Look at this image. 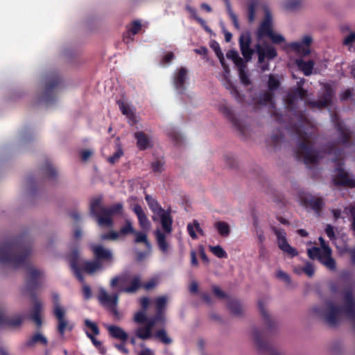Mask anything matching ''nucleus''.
<instances>
[{
    "label": "nucleus",
    "mask_w": 355,
    "mask_h": 355,
    "mask_svg": "<svg viewBox=\"0 0 355 355\" xmlns=\"http://www.w3.org/2000/svg\"><path fill=\"white\" fill-rule=\"evenodd\" d=\"M32 248L29 243L21 238H14L0 243V263L13 268H24L26 270V290L31 298H35L36 291L41 286L43 272L33 268L29 262Z\"/></svg>",
    "instance_id": "f257e3e1"
},
{
    "label": "nucleus",
    "mask_w": 355,
    "mask_h": 355,
    "mask_svg": "<svg viewBox=\"0 0 355 355\" xmlns=\"http://www.w3.org/2000/svg\"><path fill=\"white\" fill-rule=\"evenodd\" d=\"M123 210V205L116 203L110 207L102 205V198L97 197L90 202V214L96 219L101 227H111L113 225V215L121 214Z\"/></svg>",
    "instance_id": "f03ea898"
},
{
    "label": "nucleus",
    "mask_w": 355,
    "mask_h": 355,
    "mask_svg": "<svg viewBox=\"0 0 355 355\" xmlns=\"http://www.w3.org/2000/svg\"><path fill=\"white\" fill-rule=\"evenodd\" d=\"M335 126L339 135L335 141L330 142L326 146V150L328 153L334 155L333 162H338L343 159L344 151L343 149L338 146L342 145L345 147H349L352 146L353 143L351 140L352 135L350 130L342 121L339 120L335 121Z\"/></svg>",
    "instance_id": "7ed1b4c3"
},
{
    "label": "nucleus",
    "mask_w": 355,
    "mask_h": 355,
    "mask_svg": "<svg viewBox=\"0 0 355 355\" xmlns=\"http://www.w3.org/2000/svg\"><path fill=\"white\" fill-rule=\"evenodd\" d=\"M297 134L300 142L295 152L297 159H302L306 165L318 164L319 154L313 146L311 136L306 132Z\"/></svg>",
    "instance_id": "20e7f679"
},
{
    "label": "nucleus",
    "mask_w": 355,
    "mask_h": 355,
    "mask_svg": "<svg viewBox=\"0 0 355 355\" xmlns=\"http://www.w3.org/2000/svg\"><path fill=\"white\" fill-rule=\"evenodd\" d=\"M145 200L152 212L155 215L153 216L154 221L157 220V217L160 218V223L164 232L170 234L172 230L173 218L171 215V209H164L157 200L151 196L146 194Z\"/></svg>",
    "instance_id": "39448f33"
},
{
    "label": "nucleus",
    "mask_w": 355,
    "mask_h": 355,
    "mask_svg": "<svg viewBox=\"0 0 355 355\" xmlns=\"http://www.w3.org/2000/svg\"><path fill=\"white\" fill-rule=\"evenodd\" d=\"M110 286L112 288H117V293H134L141 286L139 276L131 277L128 273H123L116 276L110 281Z\"/></svg>",
    "instance_id": "423d86ee"
},
{
    "label": "nucleus",
    "mask_w": 355,
    "mask_h": 355,
    "mask_svg": "<svg viewBox=\"0 0 355 355\" xmlns=\"http://www.w3.org/2000/svg\"><path fill=\"white\" fill-rule=\"evenodd\" d=\"M52 300L53 303V315L58 322L57 331L62 336L66 331H71L73 329V325L70 324L66 315V309L60 303L59 295L53 293Z\"/></svg>",
    "instance_id": "0eeeda50"
},
{
    "label": "nucleus",
    "mask_w": 355,
    "mask_h": 355,
    "mask_svg": "<svg viewBox=\"0 0 355 355\" xmlns=\"http://www.w3.org/2000/svg\"><path fill=\"white\" fill-rule=\"evenodd\" d=\"M94 259L105 268L111 266L114 261V255L111 250L105 248L101 245L93 244L90 246Z\"/></svg>",
    "instance_id": "6e6552de"
},
{
    "label": "nucleus",
    "mask_w": 355,
    "mask_h": 355,
    "mask_svg": "<svg viewBox=\"0 0 355 355\" xmlns=\"http://www.w3.org/2000/svg\"><path fill=\"white\" fill-rule=\"evenodd\" d=\"M61 83L62 80L58 75H53L50 77L46 82L44 92L41 101H44L46 105L55 102V96L54 90L60 87Z\"/></svg>",
    "instance_id": "1a4fd4ad"
},
{
    "label": "nucleus",
    "mask_w": 355,
    "mask_h": 355,
    "mask_svg": "<svg viewBox=\"0 0 355 355\" xmlns=\"http://www.w3.org/2000/svg\"><path fill=\"white\" fill-rule=\"evenodd\" d=\"M272 232L275 234L277 239V243L279 248L285 253L289 254L291 257L297 255V251L291 247L287 242L286 237V232L284 230L278 229L275 227H271Z\"/></svg>",
    "instance_id": "9d476101"
},
{
    "label": "nucleus",
    "mask_w": 355,
    "mask_h": 355,
    "mask_svg": "<svg viewBox=\"0 0 355 355\" xmlns=\"http://www.w3.org/2000/svg\"><path fill=\"white\" fill-rule=\"evenodd\" d=\"M239 43L242 55L246 62H250L254 53V50L250 47L252 38L249 31L243 33L240 35Z\"/></svg>",
    "instance_id": "9b49d317"
},
{
    "label": "nucleus",
    "mask_w": 355,
    "mask_h": 355,
    "mask_svg": "<svg viewBox=\"0 0 355 355\" xmlns=\"http://www.w3.org/2000/svg\"><path fill=\"white\" fill-rule=\"evenodd\" d=\"M334 93L332 89L327 87L320 98L316 101H307L306 104L312 108L323 109L331 104Z\"/></svg>",
    "instance_id": "f8f14e48"
},
{
    "label": "nucleus",
    "mask_w": 355,
    "mask_h": 355,
    "mask_svg": "<svg viewBox=\"0 0 355 355\" xmlns=\"http://www.w3.org/2000/svg\"><path fill=\"white\" fill-rule=\"evenodd\" d=\"M304 83V79L300 80L297 82V86L291 89V92L288 93L286 101L289 106L295 105L297 98L303 100L306 97L307 90L304 89L302 87Z\"/></svg>",
    "instance_id": "ddd939ff"
},
{
    "label": "nucleus",
    "mask_w": 355,
    "mask_h": 355,
    "mask_svg": "<svg viewBox=\"0 0 355 355\" xmlns=\"http://www.w3.org/2000/svg\"><path fill=\"white\" fill-rule=\"evenodd\" d=\"M337 174L333 179L334 184L336 186L355 188V178L349 177V174L341 167L336 168Z\"/></svg>",
    "instance_id": "4468645a"
},
{
    "label": "nucleus",
    "mask_w": 355,
    "mask_h": 355,
    "mask_svg": "<svg viewBox=\"0 0 355 355\" xmlns=\"http://www.w3.org/2000/svg\"><path fill=\"white\" fill-rule=\"evenodd\" d=\"M253 336L257 348L259 352L267 353L268 355H279L271 345L262 340L261 334L259 330L254 329L253 330Z\"/></svg>",
    "instance_id": "2eb2a0df"
},
{
    "label": "nucleus",
    "mask_w": 355,
    "mask_h": 355,
    "mask_svg": "<svg viewBox=\"0 0 355 355\" xmlns=\"http://www.w3.org/2000/svg\"><path fill=\"white\" fill-rule=\"evenodd\" d=\"M272 18L270 12L265 10L264 19L261 22L257 30V37L259 39L264 37H268L272 32Z\"/></svg>",
    "instance_id": "dca6fc26"
},
{
    "label": "nucleus",
    "mask_w": 355,
    "mask_h": 355,
    "mask_svg": "<svg viewBox=\"0 0 355 355\" xmlns=\"http://www.w3.org/2000/svg\"><path fill=\"white\" fill-rule=\"evenodd\" d=\"M119 294L116 292L111 295L108 294L104 288H101L98 295L99 302L107 309L111 306H117Z\"/></svg>",
    "instance_id": "f3484780"
},
{
    "label": "nucleus",
    "mask_w": 355,
    "mask_h": 355,
    "mask_svg": "<svg viewBox=\"0 0 355 355\" xmlns=\"http://www.w3.org/2000/svg\"><path fill=\"white\" fill-rule=\"evenodd\" d=\"M187 79V69L181 67L175 73L173 77V84L175 89L180 93L183 94L186 90V81Z\"/></svg>",
    "instance_id": "a211bd4d"
},
{
    "label": "nucleus",
    "mask_w": 355,
    "mask_h": 355,
    "mask_svg": "<svg viewBox=\"0 0 355 355\" xmlns=\"http://www.w3.org/2000/svg\"><path fill=\"white\" fill-rule=\"evenodd\" d=\"M79 252L78 249H73L69 255L70 266L76 278L80 282H84V277L81 272V268L78 265Z\"/></svg>",
    "instance_id": "6ab92c4d"
},
{
    "label": "nucleus",
    "mask_w": 355,
    "mask_h": 355,
    "mask_svg": "<svg viewBox=\"0 0 355 355\" xmlns=\"http://www.w3.org/2000/svg\"><path fill=\"white\" fill-rule=\"evenodd\" d=\"M256 49L258 55V62L259 64L263 63L266 58L268 60H272L277 55L276 49L269 45H267L264 49L258 44L256 45Z\"/></svg>",
    "instance_id": "aec40b11"
},
{
    "label": "nucleus",
    "mask_w": 355,
    "mask_h": 355,
    "mask_svg": "<svg viewBox=\"0 0 355 355\" xmlns=\"http://www.w3.org/2000/svg\"><path fill=\"white\" fill-rule=\"evenodd\" d=\"M318 260L329 270L334 271L336 268V263L335 259L332 258L331 248H326L325 251L322 250Z\"/></svg>",
    "instance_id": "412c9836"
},
{
    "label": "nucleus",
    "mask_w": 355,
    "mask_h": 355,
    "mask_svg": "<svg viewBox=\"0 0 355 355\" xmlns=\"http://www.w3.org/2000/svg\"><path fill=\"white\" fill-rule=\"evenodd\" d=\"M305 205L310 207L315 213L319 214L324 207V203L322 198L309 195L303 198Z\"/></svg>",
    "instance_id": "4be33fe9"
},
{
    "label": "nucleus",
    "mask_w": 355,
    "mask_h": 355,
    "mask_svg": "<svg viewBox=\"0 0 355 355\" xmlns=\"http://www.w3.org/2000/svg\"><path fill=\"white\" fill-rule=\"evenodd\" d=\"M132 211L136 214L139 224L142 230H148L150 227V222L149 221L143 208L139 204H135Z\"/></svg>",
    "instance_id": "5701e85b"
},
{
    "label": "nucleus",
    "mask_w": 355,
    "mask_h": 355,
    "mask_svg": "<svg viewBox=\"0 0 355 355\" xmlns=\"http://www.w3.org/2000/svg\"><path fill=\"white\" fill-rule=\"evenodd\" d=\"M220 111L232 122V125L241 132L243 131V128L239 119L234 116L232 109L225 104L220 106Z\"/></svg>",
    "instance_id": "b1692460"
},
{
    "label": "nucleus",
    "mask_w": 355,
    "mask_h": 355,
    "mask_svg": "<svg viewBox=\"0 0 355 355\" xmlns=\"http://www.w3.org/2000/svg\"><path fill=\"white\" fill-rule=\"evenodd\" d=\"M21 315H15L12 318H7L4 313L0 311V327H19L23 322Z\"/></svg>",
    "instance_id": "393cba45"
},
{
    "label": "nucleus",
    "mask_w": 355,
    "mask_h": 355,
    "mask_svg": "<svg viewBox=\"0 0 355 355\" xmlns=\"http://www.w3.org/2000/svg\"><path fill=\"white\" fill-rule=\"evenodd\" d=\"M134 137L137 140V146L140 150H145L151 146L150 138L144 132L138 131L135 133Z\"/></svg>",
    "instance_id": "a878e982"
},
{
    "label": "nucleus",
    "mask_w": 355,
    "mask_h": 355,
    "mask_svg": "<svg viewBox=\"0 0 355 355\" xmlns=\"http://www.w3.org/2000/svg\"><path fill=\"white\" fill-rule=\"evenodd\" d=\"M107 331L111 337L125 342L128 338V334L121 327L115 325L107 327Z\"/></svg>",
    "instance_id": "bb28decb"
},
{
    "label": "nucleus",
    "mask_w": 355,
    "mask_h": 355,
    "mask_svg": "<svg viewBox=\"0 0 355 355\" xmlns=\"http://www.w3.org/2000/svg\"><path fill=\"white\" fill-rule=\"evenodd\" d=\"M103 268H104L102 266V264L94 259L92 261H86L83 263L81 272L83 270L86 273L92 275L98 270H103Z\"/></svg>",
    "instance_id": "cd10ccee"
},
{
    "label": "nucleus",
    "mask_w": 355,
    "mask_h": 355,
    "mask_svg": "<svg viewBox=\"0 0 355 355\" xmlns=\"http://www.w3.org/2000/svg\"><path fill=\"white\" fill-rule=\"evenodd\" d=\"M296 64L305 76H308L312 73L314 67L313 60L304 61L302 59H297L296 60Z\"/></svg>",
    "instance_id": "c85d7f7f"
},
{
    "label": "nucleus",
    "mask_w": 355,
    "mask_h": 355,
    "mask_svg": "<svg viewBox=\"0 0 355 355\" xmlns=\"http://www.w3.org/2000/svg\"><path fill=\"white\" fill-rule=\"evenodd\" d=\"M155 235L160 251L164 254L167 253L169 245L166 240L164 233L162 232L159 230H157L155 232Z\"/></svg>",
    "instance_id": "c756f323"
},
{
    "label": "nucleus",
    "mask_w": 355,
    "mask_h": 355,
    "mask_svg": "<svg viewBox=\"0 0 355 355\" xmlns=\"http://www.w3.org/2000/svg\"><path fill=\"white\" fill-rule=\"evenodd\" d=\"M258 306H259V311L261 313L263 320H264L265 324L269 328L274 327L275 322L272 319L270 318L269 314L268 313L266 309H265L263 302L261 300H259L258 302Z\"/></svg>",
    "instance_id": "7c9ffc66"
},
{
    "label": "nucleus",
    "mask_w": 355,
    "mask_h": 355,
    "mask_svg": "<svg viewBox=\"0 0 355 355\" xmlns=\"http://www.w3.org/2000/svg\"><path fill=\"white\" fill-rule=\"evenodd\" d=\"M42 174L49 179H54L57 175L56 169L49 160H46L40 168Z\"/></svg>",
    "instance_id": "2f4dec72"
},
{
    "label": "nucleus",
    "mask_w": 355,
    "mask_h": 355,
    "mask_svg": "<svg viewBox=\"0 0 355 355\" xmlns=\"http://www.w3.org/2000/svg\"><path fill=\"white\" fill-rule=\"evenodd\" d=\"M135 336L143 340H146L151 338L153 336V334L150 329L146 326L139 327L135 329Z\"/></svg>",
    "instance_id": "473e14b6"
},
{
    "label": "nucleus",
    "mask_w": 355,
    "mask_h": 355,
    "mask_svg": "<svg viewBox=\"0 0 355 355\" xmlns=\"http://www.w3.org/2000/svg\"><path fill=\"white\" fill-rule=\"evenodd\" d=\"M195 230H196V232H198L201 236H204V232L202 230V229L200 227V224L196 220H194L193 223H189L187 225V231H188V233L189 234V236L193 239H198V236L196 233V231Z\"/></svg>",
    "instance_id": "72a5a7b5"
},
{
    "label": "nucleus",
    "mask_w": 355,
    "mask_h": 355,
    "mask_svg": "<svg viewBox=\"0 0 355 355\" xmlns=\"http://www.w3.org/2000/svg\"><path fill=\"white\" fill-rule=\"evenodd\" d=\"M227 306L230 312L236 316H239L243 313V307L241 303L236 300L230 299Z\"/></svg>",
    "instance_id": "f704fd0d"
},
{
    "label": "nucleus",
    "mask_w": 355,
    "mask_h": 355,
    "mask_svg": "<svg viewBox=\"0 0 355 355\" xmlns=\"http://www.w3.org/2000/svg\"><path fill=\"white\" fill-rule=\"evenodd\" d=\"M37 343L44 345H47L48 340L41 333H36L26 341V346L29 347H33Z\"/></svg>",
    "instance_id": "c9c22d12"
},
{
    "label": "nucleus",
    "mask_w": 355,
    "mask_h": 355,
    "mask_svg": "<svg viewBox=\"0 0 355 355\" xmlns=\"http://www.w3.org/2000/svg\"><path fill=\"white\" fill-rule=\"evenodd\" d=\"M291 49L302 55H307L310 53V48L305 46L301 42H292L289 44Z\"/></svg>",
    "instance_id": "e433bc0d"
},
{
    "label": "nucleus",
    "mask_w": 355,
    "mask_h": 355,
    "mask_svg": "<svg viewBox=\"0 0 355 355\" xmlns=\"http://www.w3.org/2000/svg\"><path fill=\"white\" fill-rule=\"evenodd\" d=\"M153 337L158 339L161 343L165 345H170L173 340L168 336L166 331L164 329H158L153 335Z\"/></svg>",
    "instance_id": "4c0bfd02"
},
{
    "label": "nucleus",
    "mask_w": 355,
    "mask_h": 355,
    "mask_svg": "<svg viewBox=\"0 0 355 355\" xmlns=\"http://www.w3.org/2000/svg\"><path fill=\"white\" fill-rule=\"evenodd\" d=\"M226 87L238 102L242 103L243 101L244 96L240 93L237 87L230 80L227 82Z\"/></svg>",
    "instance_id": "58836bf2"
},
{
    "label": "nucleus",
    "mask_w": 355,
    "mask_h": 355,
    "mask_svg": "<svg viewBox=\"0 0 355 355\" xmlns=\"http://www.w3.org/2000/svg\"><path fill=\"white\" fill-rule=\"evenodd\" d=\"M214 227L218 230L219 234L223 237H226L230 234V229L229 225L223 221L216 222Z\"/></svg>",
    "instance_id": "ea45409f"
},
{
    "label": "nucleus",
    "mask_w": 355,
    "mask_h": 355,
    "mask_svg": "<svg viewBox=\"0 0 355 355\" xmlns=\"http://www.w3.org/2000/svg\"><path fill=\"white\" fill-rule=\"evenodd\" d=\"M274 101V93L270 90L261 93L259 96V103L262 105L270 103L273 105Z\"/></svg>",
    "instance_id": "a19ab883"
},
{
    "label": "nucleus",
    "mask_w": 355,
    "mask_h": 355,
    "mask_svg": "<svg viewBox=\"0 0 355 355\" xmlns=\"http://www.w3.org/2000/svg\"><path fill=\"white\" fill-rule=\"evenodd\" d=\"M135 243H142L145 245V246L148 248V249H150L151 248V244L149 242V241L148 240V237H147V234L144 232H135Z\"/></svg>",
    "instance_id": "79ce46f5"
},
{
    "label": "nucleus",
    "mask_w": 355,
    "mask_h": 355,
    "mask_svg": "<svg viewBox=\"0 0 355 355\" xmlns=\"http://www.w3.org/2000/svg\"><path fill=\"white\" fill-rule=\"evenodd\" d=\"M257 2L255 0H252L248 5V19L249 23H252L255 19L256 8Z\"/></svg>",
    "instance_id": "37998d69"
},
{
    "label": "nucleus",
    "mask_w": 355,
    "mask_h": 355,
    "mask_svg": "<svg viewBox=\"0 0 355 355\" xmlns=\"http://www.w3.org/2000/svg\"><path fill=\"white\" fill-rule=\"evenodd\" d=\"M85 334L91 340L92 344L95 346V347L98 350V352L101 354H105L106 352L105 348L102 345L101 341L98 340L95 336L92 335L90 332L86 331Z\"/></svg>",
    "instance_id": "c03bdc74"
},
{
    "label": "nucleus",
    "mask_w": 355,
    "mask_h": 355,
    "mask_svg": "<svg viewBox=\"0 0 355 355\" xmlns=\"http://www.w3.org/2000/svg\"><path fill=\"white\" fill-rule=\"evenodd\" d=\"M302 5V0H287L284 3V8L288 11H293L298 9Z\"/></svg>",
    "instance_id": "a18cd8bd"
},
{
    "label": "nucleus",
    "mask_w": 355,
    "mask_h": 355,
    "mask_svg": "<svg viewBox=\"0 0 355 355\" xmlns=\"http://www.w3.org/2000/svg\"><path fill=\"white\" fill-rule=\"evenodd\" d=\"M116 103L123 115H125L130 119L134 116V114L130 110V107L124 101L122 100H119L116 101Z\"/></svg>",
    "instance_id": "49530a36"
},
{
    "label": "nucleus",
    "mask_w": 355,
    "mask_h": 355,
    "mask_svg": "<svg viewBox=\"0 0 355 355\" xmlns=\"http://www.w3.org/2000/svg\"><path fill=\"white\" fill-rule=\"evenodd\" d=\"M279 80L273 74H270L268 77V87L269 90L273 92L279 88Z\"/></svg>",
    "instance_id": "de8ad7c7"
},
{
    "label": "nucleus",
    "mask_w": 355,
    "mask_h": 355,
    "mask_svg": "<svg viewBox=\"0 0 355 355\" xmlns=\"http://www.w3.org/2000/svg\"><path fill=\"white\" fill-rule=\"evenodd\" d=\"M167 298L165 296H161L156 298L155 301V311H165L166 308Z\"/></svg>",
    "instance_id": "09e8293b"
},
{
    "label": "nucleus",
    "mask_w": 355,
    "mask_h": 355,
    "mask_svg": "<svg viewBox=\"0 0 355 355\" xmlns=\"http://www.w3.org/2000/svg\"><path fill=\"white\" fill-rule=\"evenodd\" d=\"M210 251L218 258H227V252L220 245L210 246Z\"/></svg>",
    "instance_id": "8fccbe9b"
},
{
    "label": "nucleus",
    "mask_w": 355,
    "mask_h": 355,
    "mask_svg": "<svg viewBox=\"0 0 355 355\" xmlns=\"http://www.w3.org/2000/svg\"><path fill=\"white\" fill-rule=\"evenodd\" d=\"M84 324L87 328H88L91 330V331H92L91 334L92 335H94V336L99 335L100 329H99L98 325L95 322L91 321L89 319H85L84 321Z\"/></svg>",
    "instance_id": "3c124183"
},
{
    "label": "nucleus",
    "mask_w": 355,
    "mask_h": 355,
    "mask_svg": "<svg viewBox=\"0 0 355 355\" xmlns=\"http://www.w3.org/2000/svg\"><path fill=\"white\" fill-rule=\"evenodd\" d=\"M119 233V235H127L128 234L135 233V230L132 225V223L130 220H126L125 225L121 227Z\"/></svg>",
    "instance_id": "603ef678"
},
{
    "label": "nucleus",
    "mask_w": 355,
    "mask_h": 355,
    "mask_svg": "<svg viewBox=\"0 0 355 355\" xmlns=\"http://www.w3.org/2000/svg\"><path fill=\"white\" fill-rule=\"evenodd\" d=\"M134 321L137 324H144L147 321L146 311L137 312L134 316Z\"/></svg>",
    "instance_id": "864d4df0"
},
{
    "label": "nucleus",
    "mask_w": 355,
    "mask_h": 355,
    "mask_svg": "<svg viewBox=\"0 0 355 355\" xmlns=\"http://www.w3.org/2000/svg\"><path fill=\"white\" fill-rule=\"evenodd\" d=\"M123 149L120 146H119L114 153L110 156L107 160L110 164H115L119 161V158L123 155Z\"/></svg>",
    "instance_id": "5fc2aeb1"
},
{
    "label": "nucleus",
    "mask_w": 355,
    "mask_h": 355,
    "mask_svg": "<svg viewBox=\"0 0 355 355\" xmlns=\"http://www.w3.org/2000/svg\"><path fill=\"white\" fill-rule=\"evenodd\" d=\"M224 1L226 3V6H227V10H228V12H229V15H230V16L231 17V19H232V21L233 22V24H234V27L236 28L239 29V21H238L237 17L236 16V15L232 10L231 6H230L229 0H224Z\"/></svg>",
    "instance_id": "6e6d98bb"
},
{
    "label": "nucleus",
    "mask_w": 355,
    "mask_h": 355,
    "mask_svg": "<svg viewBox=\"0 0 355 355\" xmlns=\"http://www.w3.org/2000/svg\"><path fill=\"white\" fill-rule=\"evenodd\" d=\"M355 42V32H351L343 41V44L347 46L348 50L351 51L352 43Z\"/></svg>",
    "instance_id": "4d7b16f0"
},
{
    "label": "nucleus",
    "mask_w": 355,
    "mask_h": 355,
    "mask_svg": "<svg viewBox=\"0 0 355 355\" xmlns=\"http://www.w3.org/2000/svg\"><path fill=\"white\" fill-rule=\"evenodd\" d=\"M322 251V250L320 249V248L313 247L311 248L308 249L307 254L309 257L311 259H318Z\"/></svg>",
    "instance_id": "13d9d810"
},
{
    "label": "nucleus",
    "mask_w": 355,
    "mask_h": 355,
    "mask_svg": "<svg viewBox=\"0 0 355 355\" xmlns=\"http://www.w3.org/2000/svg\"><path fill=\"white\" fill-rule=\"evenodd\" d=\"M119 236V233L115 231H110L107 233H105L101 235V240L106 241V240H116Z\"/></svg>",
    "instance_id": "bf43d9fd"
},
{
    "label": "nucleus",
    "mask_w": 355,
    "mask_h": 355,
    "mask_svg": "<svg viewBox=\"0 0 355 355\" xmlns=\"http://www.w3.org/2000/svg\"><path fill=\"white\" fill-rule=\"evenodd\" d=\"M141 28V24L139 21H134L128 29V34H131L132 35H135L139 33V31Z\"/></svg>",
    "instance_id": "052dcab7"
},
{
    "label": "nucleus",
    "mask_w": 355,
    "mask_h": 355,
    "mask_svg": "<svg viewBox=\"0 0 355 355\" xmlns=\"http://www.w3.org/2000/svg\"><path fill=\"white\" fill-rule=\"evenodd\" d=\"M302 271L309 277H312L315 272L313 265L310 262H306L305 266L302 268Z\"/></svg>",
    "instance_id": "680f3d73"
},
{
    "label": "nucleus",
    "mask_w": 355,
    "mask_h": 355,
    "mask_svg": "<svg viewBox=\"0 0 355 355\" xmlns=\"http://www.w3.org/2000/svg\"><path fill=\"white\" fill-rule=\"evenodd\" d=\"M284 139V135L281 131L277 133L272 134L270 137L271 141L274 146H277Z\"/></svg>",
    "instance_id": "e2e57ef3"
},
{
    "label": "nucleus",
    "mask_w": 355,
    "mask_h": 355,
    "mask_svg": "<svg viewBox=\"0 0 355 355\" xmlns=\"http://www.w3.org/2000/svg\"><path fill=\"white\" fill-rule=\"evenodd\" d=\"M33 301V306L32 309V313L40 314L42 309V304L37 298L36 295L35 298H31Z\"/></svg>",
    "instance_id": "0e129e2a"
},
{
    "label": "nucleus",
    "mask_w": 355,
    "mask_h": 355,
    "mask_svg": "<svg viewBox=\"0 0 355 355\" xmlns=\"http://www.w3.org/2000/svg\"><path fill=\"white\" fill-rule=\"evenodd\" d=\"M276 277L277 278L284 281L287 284H290L291 283V279L289 275L283 270H279L277 272Z\"/></svg>",
    "instance_id": "69168bd1"
},
{
    "label": "nucleus",
    "mask_w": 355,
    "mask_h": 355,
    "mask_svg": "<svg viewBox=\"0 0 355 355\" xmlns=\"http://www.w3.org/2000/svg\"><path fill=\"white\" fill-rule=\"evenodd\" d=\"M164 162L161 160H156L151 164V168L154 173H161L163 170Z\"/></svg>",
    "instance_id": "338daca9"
},
{
    "label": "nucleus",
    "mask_w": 355,
    "mask_h": 355,
    "mask_svg": "<svg viewBox=\"0 0 355 355\" xmlns=\"http://www.w3.org/2000/svg\"><path fill=\"white\" fill-rule=\"evenodd\" d=\"M268 37L271 40L272 43L276 44H279L285 40L282 35L276 34L274 32H272Z\"/></svg>",
    "instance_id": "774afa93"
}]
</instances>
